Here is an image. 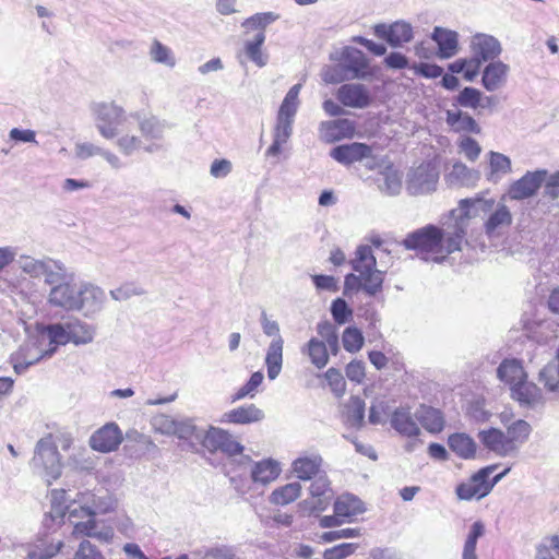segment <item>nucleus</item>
Returning a JSON list of instances; mask_svg holds the SVG:
<instances>
[{"label": "nucleus", "instance_id": "21", "mask_svg": "<svg viewBox=\"0 0 559 559\" xmlns=\"http://www.w3.org/2000/svg\"><path fill=\"white\" fill-rule=\"evenodd\" d=\"M263 418L264 413L262 409L254 404H246L225 413L223 421L236 425H249L261 421Z\"/></svg>", "mask_w": 559, "mask_h": 559}, {"label": "nucleus", "instance_id": "57", "mask_svg": "<svg viewBox=\"0 0 559 559\" xmlns=\"http://www.w3.org/2000/svg\"><path fill=\"white\" fill-rule=\"evenodd\" d=\"M74 559H104V557L88 540H83L74 555Z\"/></svg>", "mask_w": 559, "mask_h": 559}, {"label": "nucleus", "instance_id": "28", "mask_svg": "<svg viewBox=\"0 0 559 559\" xmlns=\"http://www.w3.org/2000/svg\"><path fill=\"white\" fill-rule=\"evenodd\" d=\"M508 66L498 61L489 63L483 73V85L487 91L498 90L506 81Z\"/></svg>", "mask_w": 559, "mask_h": 559}, {"label": "nucleus", "instance_id": "30", "mask_svg": "<svg viewBox=\"0 0 559 559\" xmlns=\"http://www.w3.org/2000/svg\"><path fill=\"white\" fill-rule=\"evenodd\" d=\"M473 49L476 58L480 61H487L496 58L500 51V44L491 36H476L473 43Z\"/></svg>", "mask_w": 559, "mask_h": 559}, {"label": "nucleus", "instance_id": "58", "mask_svg": "<svg viewBox=\"0 0 559 559\" xmlns=\"http://www.w3.org/2000/svg\"><path fill=\"white\" fill-rule=\"evenodd\" d=\"M460 147L467 159L474 162L478 158L481 148L476 140L472 138H465L461 141Z\"/></svg>", "mask_w": 559, "mask_h": 559}, {"label": "nucleus", "instance_id": "10", "mask_svg": "<svg viewBox=\"0 0 559 559\" xmlns=\"http://www.w3.org/2000/svg\"><path fill=\"white\" fill-rule=\"evenodd\" d=\"M201 443L211 453L222 452L234 456L243 451V447L234 439L229 431L213 426L205 431Z\"/></svg>", "mask_w": 559, "mask_h": 559}, {"label": "nucleus", "instance_id": "49", "mask_svg": "<svg viewBox=\"0 0 559 559\" xmlns=\"http://www.w3.org/2000/svg\"><path fill=\"white\" fill-rule=\"evenodd\" d=\"M131 120L133 121V127H132V131L130 132V135L131 134H136L140 139L141 138H153L154 134H155V129H156V126H155V122L150 120V119H145V120H140L133 116H130Z\"/></svg>", "mask_w": 559, "mask_h": 559}, {"label": "nucleus", "instance_id": "46", "mask_svg": "<svg viewBox=\"0 0 559 559\" xmlns=\"http://www.w3.org/2000/svg\"><path fill=\"white\" fill-rule=\"evenodd\" d=\"M332 317L338 325L345 324L352 320L353 310L348 307L347 302L342 298H336L331 305Z\"/></svg>", "mask_w": 559, "mask_h": 559}, {"label": "nucleus", "instance_id": "32", "mask_svg": "<svg viewBox=\"0 0 559 559\" xmlns=\"http://www.w3.org/2000/svg\"><path fill=\"white\" fill-rule=\"evenodd\" d=\"M301 495V486L298 481L280 486L270 495V502L275 506H286L297 500Z\"/></svg>", "mask_w": 559, "mask_h": 559}, {"label": "nucleus", "instance_id": "37", "mask_svg": "<svg viewBox=\"0 0 559 559\" xmlns=\"http://www.w3.org/2000/svg\"><path fill=\"white\" fill-rule=\"evenodd\" d=\"M481 61L478 58L457 59L450 63L448 69L451 73H463L466 81H473L479 73Z\"/></svg>", "mask_w": 559, "mask_h": 559}, {"label": "nucleus", "instance_id": "53", "mask_svg": "<svg viewBox=\"0 0 559 559\" xmlns=\"http://www.w3.org/2000/svg\"><path fill=\"white\" fill-rule=\"evenodd\" d=\"M152 58L159 63H165L167 66H174L175 60L171 56V52L168 47L164 46L160 41L155 40L152 45L151 49Z\"/></svg>", "mask_w": 559, "mask_h": 559}, {"label": "nucleus", "instance_id": "51", "mask_svg": "<svg viewBox=\"0 0 559 559\" xmlns=\"http://www.w3.org/2000/svg\"><path fill=\"white\" fill-rule=\"evenodd\" d=\"M50 343L56 345H66L70 343L69 330L62 324H51L47 326Z\"/></svg>", "mask_w": 559, "mask_h": 559}, {"label": "nucleus", "instance_id": "13", "mask_svg": "<svg viewBox=\"0 0 559 559\" xmlns=\"http://www.w3.org/2000/svg\"><path fill=\"white\" fill-rule=\"evenodd\" d=\"M546 175L545 170L527 173L510 186L508 195L512 200H524L533 197L540 188Z\"/></svg>", "mask_w": 559, "mask_h": 559}, {"label": "nucleus", "instance_id": "27", "mask_svg": "<svg viewBox=\"0 0 559 559\" xmlns=\"http://www.w3.org/2000/svg\"><path fill=\"white\" fill-rule=\"evenodd\" d=\"M416 418L420 425L431 433L442 431L444 427V417L441 411L428 405H420L416 411Z\"/></svg>", "mask_w": 559, "mask_h": 559}, {"label": "nucleus", "instance_id": "22", "mask_svg": "<svg viewBox=\"0 0 559 559\" xmlns=\"http://www.w3.org/2000/svg\"><path fill=\"white\" fill-rule=\"evenodd\" d=\"M511 397L523 406H533L543 399L540 389L528 378L510 389Z\"/></svg>", "mask_w": 559, "mask_h": 559}, {"label": "nucleus", "instance_id": "18", "mask_svg": "<svg viewBox=\"0 0 559 559\" xmlns=\"http://www.w3.org/2000/svg\"><path fill=\"white\" fill-rule=\"evenodd\" d=\"M512 224V214L504 204L495 205L490 211L488 218L484 223V229L488 237L501 236Z\"/></svg>", "mask_w": 559, "mask_h": 559}, {"label": "nucleus", "instance_id": "50", "mask_svg": "<svg viewBox=\"0 0 559 559\" xmlns=\"http://www.w3.org/2000/svg\"><path fill=\"white\" fill-rule=\"evenodd\" d=\"M357 545L352 543H344L334 547L328 548L323 552L324 559H345L356 550Z\"/></svg>", "mask_w": 559, "mask_h": 559}, {"label": "nucleus", "instance_id": "34", "mask_svg": "<svg viewBox=\"0 0 559 559\" xmlns=\"http://www.w3.org/2000/svg\"><path fill=\"white\" fill-rule=\"evenodd\" d=\"M321 468V460L317 457H299L293 463V471L299 479L309 480L317 476Z\"/></svg>", "mask_w": 559, "mask_h": 559}, {"label": "nucleus", "instance_id": "11", "mask_svg": "<svg viewBox=\"0 0 559 559\" xmlns=\"http://www.w3.org/2000/svg\"><path fill=\"white\" fill-rule=\"evenodd\" d=\"M123 433L116 423H107L92 433L88 440L90 447L100 453H110L120 447Z\"/></svg>", "mask_w": 559, "mask_h": 559}, {"label": "nucleus", "instance_id": "20", "mask_svg": "<svg viewBox=\"0 0 559 559\" xmlns=\"http://www.w3.org/2000/svg\"><path fill=\"white\" fill-rule=\"evenodd\" d=\"M371 147L365 143H350L338 145L331 151V156L342 164H353L370 156Z\"/></svg>", "mask_w": 559, "mask_h": 559}, {"label": "nucleus", "instance_id": "4", "mask_svg": "<svg viewBox=\"0 0 559 559\" xmlns=\"http://www.w3.org/2000/svg\"><path fill=\"white\" fill-rule=\"evenodd\" d=\"M377 261L370 246H359L352 266L358 275L347 274L344 281L345 292L364 289L368 295H376L382 289L383 274L376 269Z\"/></svg>", "mask_w": 559, "mask_h": 559}, {"label": "nucleus", "instance_id": "6", "mask_svg": "<svg viewBox=\"0 0 559 559\" xmlns=\"http://www.w3.org/2000/svg\"><path fill=\"white\" fill-rule=\"evenodd\" d=\"M317 333L320 338L311 337L302 348V353L308 356L314 367L322 369L329 362L328 347L333 354L338 350V335L336 326L328 320L317 324Z\"/></svg>", "mask_w": 559, "mask_h": 559}, {"label": "nucleus", "instance_id": "40", "mask_svg": "<svg viewBox=\"0 0 559 559\" xmlns=\"http://www.w3.org/2000/svg\"><path fill=\"white\" fill-rule=\"evenodd\" d=\"M263 379L264 377L261 371L253 372L250 379L234 393L231 401H240L247 396L253 397L259 386L262 384Z\"/></svg>", "mask_w": 559, "mask_h": 559}, {"label": "nucleus", "instance_id": "24", "mask_svg": "<svg viewBox=\"0 0 559 559\" xmlns=\"http://www.w3.org/2000/svg\"><path fill=\"white\" fill-rule=\"evenodd\" d=\"M391 425L396 431L406 437H417L420 432L419 427L413 419L409 407L396 408L392 414Z\"/></svg>", "mask_w": 559, "mask_h": 559}, {"label": "nucleus", "instance_id": "14", "mask_svg": "<svg viewBox=\"0 0 559 559\" xmlns=\"http://www.w3.org/2000/svg\"><path fill=\"white\" fill-rule=\"evenodd\" d=\"M82 294L83 292L79 290L75 286L62 283L51 289L49 302L67 310L81 309L83 307Z\"/></svg>", "mask_w": 559, "mask_h": 559}, {"label": "nucleus", "instance_id": "52", "mask_svg": "<svg viewBox=\"0 0 559 559\" xmlns=\"http://www.w3.org/2000/svg\"><path fill=\"white\" fill-rule=\"evenodd\" d=\"M411 69L415 72V74L427 79L439 78L443 72V69L440 66L427 62L414 63Z\"/></svg>", "mask_w": 559, "mask_h": 559}, {"label": "nucleus", "instance_id": "41", "mask_svg": "<svg viewBox=\"0 0 559 559\" xmlns=\"http://www.w3.org/2000/svg\"><path fill=\"white\" fill-rule=\"evenodd\" d=\"M67 492L64 489H53L50 493L51 510L49 515L52 520H62L68 510L67 506Z\"/></svg>", "mask_w": 559, "mask_h": 559}, {"label": "nucleus", "instance_id": "26", "mask_svg": "<svg viewBox=\"0 0 559 559\" xmlns=\"http://www.w3.org/2000/svg\"><path fill=\"white\" fill-rule=\"evenodd\" d=\"M365 511L364 503L356 497L343 495L334 502V513L346 522L353 521L355 516Z\"/></svg>", "mask_w": 559, "mask_h": 559}, {"label": "nucleus", "instance_id": "12", "mask_svg": "<svg viewBox=\"0 0 559 559\" xmlns=\"http://www.w3.org/2000/svg\"><path fill=\"white\" fill-rule=\"evenodd\" d=\"M340 61L348 73L349 79H364L373 74L368 58L357 48L345 47L341 53Z\"/></svg>", "mask_w": 559, "mask_h": 559}, {"label": "nucleus", "instance_id": "56", "mask_svg": "<svg viewBox=\"0 0 559 559\" xmlns=\"http://www.w3.org/2000/svg\"><path fill=\"white\" fill-rule=\"evenodd\" d=\"M312 282L317 289L335 293L338 290V282L331 275H312Z\"/></svg>", "mask_w": 559, "mask_h": 559}, {"label": "nucleus", "instance_id": "38", "mask_svg": "<svg viewBox=\"0 0 559 559\" xmlns=\"http://www.w3.org/2000/svg\"><path fill=\"white\" fill-rule=\"evenodd\" d=\"M366 404L359 396H352L345 405L346 419L352 426H360L365 418Z\"/></svg>", "mask_w": 559, "mask_h": 559}, {"label": "nucleus", "instance_id": "42", "mask_svg": "<svg viewBox=\"0 0 559 559\" xmlns=\"http://www.w3.org/2000/svg\"><path fill=\"white\" fill-rule=\"evenodd\" d=\"M67 328L69 330L70 341L74 344H85L93 338L91 329L78 320L68 322Z\"/></svg>", "mask_w": 559, "mask_h": 559}, {"label": "nucleus", "instance_id": "23", "mask_svg": "<svg viewBox=\"0 0 559 559\" xmlns=\"http://www.w3.org/2000/svg\"><path fill=\"white\" fill-rule=\"evenodd\" d=\"M432 39L438 45L439 57L448 59L457 52L459 39L456 32L437 26L433 29Z\"/></svg>", "mask_w": 559, "mask_h": 559}, {"label": "nucleus", "instance_id": "36", "mask_svg": "<svg viewBox=\"0 0 559 559\" xmlns=\"http://www.w3.org/2000/svg\"><path fill=\"white\" fill-rule=\"evenodd\" d=\"M355 129V123L349 119H337L325 124L326 133L332 141L353 138Z\"/></svg>", "mask_w": 559, "mask_h": 559}, {"label": "nucleus", "instance_id": "9", "mask_svg": "<svg viewBox=\"0 0 559 559\" xmlns=\"http://www.w3.org/2000/svg\"><path fill=\"white\" fill-rule=\"evenodd\" d=\"M496 468V464L483 467L473 474L468 479L460 483L455 489L459 499L472 500L486 497L491 491L493 486L510 472V467H507L492 479H489L490 475L495 472Z\"/></svg>", "mask_w": 559, "mask_h": 559}, {"label": "nucleus", "instance_id": "60", "mask_svg": "<svg viewBox=\"0 0 559 559\" xmlns=\"http://www.w3.org/2000/svg\"><path fill=\"white\" fill-rule=\"evenodd\" d=\"M210 171L215 178L226 177L231 171V163L227 159H215Z\"/></svg>", "mask_w": 559, "mask_h": 559}, {"label": "nucleus", "instance_id": "59", "mask_svg": "<svg viewBox=\"0 0 559 559\" xmlns=\"http://www.w3.org/2000/svg\"><path fill=\"white\" fill-rule=\"evenodd\" d=\"M333 495L330 483L325 477L314 479L310 485V496Z\"/></svg>", "mask_w": 559, "mask_h": 559}, {"label": "nucleus", "instance_id": "31", "mask_svg": "<svg viewBox=\"0 0 559 559\" xmlns=\"http://www.w3.org/2000/svg\"><path fill=\"white\" fill-rule=\"evenodd\" d=\"M449 448L462 459H472L476 453V443L466 433H453L448 440Z\"/></svg>", "mask_w": 559, "mask_h": 559}, {"label": "nucleus", "instance_id": "2", "mask_svg": "<svg viewBox=\"0 0 559 559\" xmlns=\"http://www.w3.org/2000/svg\"><path fill=\"white\" fill-rule=\"evenodd\" d=\"M455 239L448 230L444 231L436 225L428 224L409 233L402 245L426 261L441 262L451 253L460 251Z\"/></svg>", "mask_w": 559, "mask_h": 559}, {"label": "nucleus", "instance_id": "7", "mask_svg": "<svg viewBox=\"0 0 559 559\" xmlns=\"http://www.w3.org/2000/svg\"><path fill=\"white\" fill-rule=\"evenodd\" d=\"M275 20L276 16L271 12L257 13L246 19L241 24L246 34H253V38L245 43V53L259 68L266 64V56L262 51L265 40V28Z\"/></svg>", "mask_w": 559, "mask_h": 559}, {"label": "nucleus", "instance_id": "63", "mask_svg": "<svg viewBox=\"0 0 559 559\" xmlns=\"http://www.w3.org/2000/svg\"><path fill=\"white\" fill-rule=\"evenodd\" d=\"M545 193L555 199L559 195V173L551 175L545 185Z\"/></svg>", "mask_w": 559, "mask_h": 559}, {"label": "nucleus", "instance_id": "1", "mask_svg": "<svg viewBox=\"0 0 559 559\" xmlns=\"http://www.w3.org/2000/svg\"><path fill=\"white\" fill-rule=\"evenodd\" d=\"M96 127L105 139L118 136V146L127 154L138 150L142 141L131 134L133 121L122 107L115 103H100L94 107Z\"/></svg>", "mask_w": 559, "mask_h": 559}, {"label": "nucleus", "instance_id": "43", "mask_svg": "<svg viewBox=\"0 0 559 559\" xmlns=\"http://www.w3.org/2000/svg\"><path fill=\"white\" fill-rule=\"evenodd\" d=\"M484 525L480 522H475L472 525L471 532L465 540L463 559H477L476 544L477 539L484 534Z\"/></svg>", "mask_w": 559, "mask_h": 559}, {"label": "nucleus", "instance_id": "54", "mask_svg": "<svg viewBox=\"0 0 559 559\" xmlns=\"http://www.w3.org/2000/svg\"><path fill=\"white\" fill-rule=\"evenodd\" d=\"M348 79L349 75L341 62L334 67L328 68L323 75V80L330 84L341 83Z\"/></svg>", "mask_w": 559, "mask_h": 559}, {"label": "nucleus", "instance_id": "17", "mask_svg": "<svg viewBox=\"0 0 559 559\" xmlns=\"http://www.w3.org/2000/svg\"><path fill=\"white\" fill-rule=\"evenodd\" d=\"M374 33L379 38L386 40L393 47L408 43L413 38L411 25L404 22H395L391 25H377Z\"/></svg>", "mask_w": 559, "mask_h": 559}, {"label": "nucleus", "instance_id": "8", "mask_svg": "<svg viewBox=\"0 0 559 559\" xmlns=\"http://www.w3.org/2000/svg\"><path fill=\"white\" fill-rule=\"evenodd\" d=\"M32 465L45 478L47 485H51L61 476V459L51 435L38 441Z\"/></svg>", "mask_w": 559, "mask_h": 559}, {"label": "nucleus", "instance_id": "45", "mask_svg": "<svg viewBox=\"0 0 559 559\" xmlns=\"http://www.w3.org/2000/svg\"><path fill=\"white\" fill-rule=\"evenodd\" d=\"M490 176L506 175L511 171V160L508 156L490 152L489 154Z\"/></svg>", "mask_w": 559, "mask_h": 559}, {"label": "nucleus", "instance_id": "61", "mask_svg": "<svg viewBox=\"0 0 559 559\" xmlns=\"http://www.w3.org/2000/svg\"><path fill=\"white\" fill-rule=\"evenodd\" d=\"M292 121L277 120L274 131V139L285 143L292 133Z\"/></svg>", "mask_w": 559, "mask_h": 559}, {"label": "nucleus", "instance_id": "62", "mask_svg": "<svg viewBox=\"0 0 559 559\" xmlns=\"http://www.w3.org/2000/svg\"><path fill=\"white\" fill-rule=\"evenodd\" d=\"M384 63L391 69H404L408 66L407 58L401 52H391L385 57Z\"/></svg>", "mask_w": 559, "mask_h": 559}, {"label": "nucleus", "instance_id": "25", "mask_svg": "<svg viewBox=\"0 0 559 559\" xmlns=\"http://www.w3.org/2000/svg\"><path fill=\"white\" fill-rule=\"evenodd\" d=\"M281 471V466L276 461L272 459L262 460L252 466L251 479L255 484L267 485L280 476Z\"/></svg>", "mask_w": 559, "mask_h": 559}, {"label": "nucleus", "instance_id": "3", "mask_svg": "<svg viewBox=\"0 0 559 559\" xmlns=\"http://www.w3.org/2000/svg\"><path fill=\"white\" fill-rule=\"evenodd\" d=\"M531 432V425L523 419H518L509 425L506 431L489 428L481 430L478 438L488 451L504 457L516 453L528 440Z\"/></svg>", "mask_w": 559, "mask_h": 559}, {"label": "nucleus", "instance_id": "35", "mask_svg": "<svg viewBox=\"0 0 559 559\" xmlns=\"http://www.w3.org/2000/svg\"><path fill=\"white\" fill-rule=\"evenodd\" d=\"M332 496L333 495L310 496L298 504L300 514L304 516H311L325 511L331 503Z\"/></svg>", "mask_w": 559, "mask_h": 559}, {"label": "nucleus", "instance_id": "5", "mask_svg": "<svg viewBox=\"0 0 559 559\" xmlns=\"http://www.w3.org/2000/svg\"><path fill=\"white\" fill-rule=\"evenodd\" d=\"M495 203V199H485L477 194L474 198L460 200L457 209L449 212V217L453 219V224L448 225L447 230L451 237L457 238L455 240L460 250L465 240L469 222L478 215V211L489 213L493 209Z\"/></svg>", "mask_w": 559, "mask_h": 559}, {"label": "nucleus", "instance_id": "47", "mask_svg": "<svg viewBox=\"0 0 559 559\" xmlns=\"http://www.w3.org/2000/svg\"><path fill=\"white\" fill-rule=\"evenodd\" d=\"M324 378L336 396L341 397L345 393L346 382L338 369L329 368L324 373Z\"/></svg>", "mask_w": 559, "mask_h": 559}, {"label": "nucleus", "instance_id": "33", "mask_svg": "<svg viewBox=\"0 0 559 559\" xmlns=\"http://www.w3.org/2000/svg\"><path fill=\"white\" fill-rule=\"evenodd\" d=\"M301 90V84H295L287 92L285 98L283 99L281 107L277 112V120L292 121L297 112V108L299 105V92Z\"/></svg>", "mask_w": 559, "mask_h": 559}, {"label": "nucleus", "instance_id": "39", "mask_svg": "<svg viewBox=\"0 0 559 559\" xmlns=\"http://www.w3.org/2000/svg\"><path fill=\"white\" fill-rule=\"evenodd\" d=\"M344 349L348 353L359 352L365 343L361 331L356 326H348L344 330L342 335Z\"/></svg>", "mask_w": 559, "mask_h": 559}, {"label": "nucleus", "instance_id": "29", "mask_svg": "<svg viewBox=\"0 0 559 559\" xmlns=\"http://www.w3.org/2000/svg\"><path fill=\"white\" fill-rule=\"evenodd\" d=\"M283 340L282 337L274 338L266 352L265 365L267 369V377L274 380L282 370L283 364Z\"/></svg>", "mask_w": 559, "mask_h": 559}, {"label": "nucleus", "instance_id": "48", "mask_svg": "<svg viewBox=\"0 0 559 559\" xmlns=\"http://www.w3.org/2000/svg\"><path fill=\"white\" fill-rule=\"evenodd\" d=\"M481 97L483 95L478 90L465 87L460 92L457 103L463 107L476 109L480 105Z\"/></svg>", "mask_w": 559, "mask_h": 559}, {"label": "nucleus", "instance_id": "19", "mask_svg": "<svg viewBox=\"0 0 559 559\" xmlns=\"http://www.w3.org/2000/svg\"><path fill=\"white\" fill-rule=\"evenodd\" d=\"M498 379L511 389L528 378L523 362L516 358H506L497 369Z\"/></svg>", "mask_w": 559, "mask_h": 559}, {"label": "nucleus", "instance_id": "44", "mask_svg": "<svg viewBox=\"0 0 559 559\" xmlns=\"http://www.w3.org/2000/svg\"><path fill=\"white\" fill-rule=\"evenodd\" d=\"M539 381L549 391L559 389V364H547L539 372Z\"/></svg>", "mask_w": 559, "mask_h": 559}, {"label": "nucleus", "instance_id": "55", "mask_svg": "<svg viewBox=\"0 0 559 559\" xmlns=\"http://www.w3.org/2000/svg\"><path fill=\"white\" fill-rule=\"evenodd\" d=\"M345 372L350 381L361 383L366 377L365 364L360 360H353L346 366Z\"/></svg>", "mask_w": 559, "mask_h": 559}, {"label": "nucleus", "instance_id": "64", "mask_svg": "<svg viewBox=\"0 0 559 559\" xmlns=\"http://www.w3.org/2000/svg\"><path fill=\"white\" fill-rule=\"evenodd\" d=\"M10 138L20 142H35V132L32 130H20L14 128L10 131Z\"/></svg>", "mask_w": 559, "mask_h": 559}, {"label": "nucleus", "instance_id": "15", "mask_svg": "<svg viewBox=\"0 0 559 559\" xmlns=\"http://www.w3.org/2000/svg\"><path fill=\"white\" fill-rule=\"evenodd\" d=\"M86 516L87 520L84 522H78L74 523L72 535L75 537H83V536H95L99 539L109 540L112 537V532H106V533H96V521L94 519L95 513L90 509L85 507H80V509H73L69 512V519L75 516Z\"/></svg>", "mask_w": 559, "mask_h": 559}, {"label": "nucleus", "instance_id": "16", "mask_svg": "<svg viewBox=\"0 0 559 559\" xmlns=\"http://www.w3.org/2000/svg\"><path fill=\"white\" fill-rule=\"evenodd\" d=\"M336 97L344 106L352 108H365L371 102L368 90L356 83L343 84L337 90Z\"/></svg>", "mask_w": 559, "mask_h": 559}]
</instances>
